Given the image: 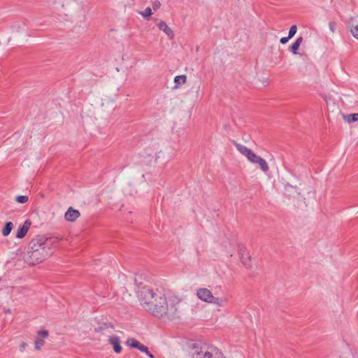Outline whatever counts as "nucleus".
Returning a JSON list of instances; mask_svg holds the SVG:
<instances>
[{
  "label": "nucleus",
  "instance_id": "11",
  "mask_svg": "<svg viewBox=\"0 0 358 358\" xmlns=\"http://www.w3.org/2000/svg\"><path fill=\"white\" fill-rule=\"evenodd\" d=\"M348 27L352 36L358 40V17H352L348 21Z\"/></svg>",
  "mask_w": 358,
  "mask_h": 358
},
{
  "label": "nucleus",
  "instance_id": "16",
  "mask_svg": "<svg viewBox=\"0 0 358 358\" xmlns=\"http://www.w3.org/2000/svg\"><path fill=\"white\" fill-rule=\"evenodd\" d=\"M187 81V76L185 75L177 76L174 78L176 86L174 88L178 87L181 84H185Z\"/></svg>",
  "mask_w": 358,
  "mask_h": 358
},
{
  "label": "nucleus",
  "instance_id": "22",
  "mask_svg": "<svg viewBox=\"0 0 358 358\" xmlns=\"http://www.w3.org/2000/svg\"><path fill=\"white\" fill-rule=\"evenodd\" d=\"M118 279H119V282L120 284L125 285V284L127 281V278L124 274L120 275L118 277ZM120 288L122 289V287H120ZM125 289H126L125 286L122 287V294H124Z\"/></svg>",
  "mask_w": 358,
  "mask_h": 358
},
{
  "label": "nucleus",
  "instance_id": "4",
  "mask_svg": "<svg viewBox=\"0 0 358 358\" xmlns=\"http://www.w3.org/2000/svg\"><path fill=\"white\" fill-rule=\"evenodd\" d=\"M50 255V253L48 251L28 250L23 257V260L27 264L33 266L42 262Z\"/></svg>",
  "mask_w": 358,
  "mask_h": 358
},
{
  "label": "nucleus",
  "instance_id": "28",
  "mask_svg": "<svg viewBox=\"0 0 358 358\" xmlns=\"http://www.w3.org/2000/svg\"><path fill=\"white\" fill-rule=\"evenodd\" d=\"M27 343L26 342H22L19 346V350L21 352H23L24 351V350L26 349V348L27 347Z\"/></svg>",
  "mask_w": 358,
  "mask_h": 358
},
{
  "label": "nucleus",
  "instance_id": "15",
  "mask_svg": "<svg viewBox=\"0 0 358 358\" xmlns=\"http://www.w3.org/2000/svg\"><path fill=\"white\" fill-rule=\"evenodd\" d=\"M303 41V38L301 36L299 37L296 41L289 47L290 51L294 54L297 53V50Z\"/></svg>",
  "mask_w": 358,
  "mask_h": 358
},
{
  "label": "nucleus",
  "instance_id": "32",
  "mask_svg": "<svg viewBox=\"0 0 358 358\" xmlns=\"http://www.w3.org/2000/svg\"><path fill=\"white\" fill-rule=\"evenodd\" d=\"M108 342H109V343L112 344V337L111 336H109Z\"/></svg>",
  "mask_w": 358,
  "mask_h": 358
},
{
  "label": "nucleus",
  "instance_id": "2",
  "mask_svg": "<svg viewBox=\"0 0 358 358\" xmlns=\"http://www.w3.org/2000/svg\"><path fill=\"white\" fill-rule=\"evenodd\" d=\"M191 356L192 358H226L217 348L201 342L194 344Z\"/></svg>",
  "mask_w": 358,
  "mask_h": 358
},
{
  "label": "nucleus",
  "instance_id": "19",
  "mask_svg": "<svg viewBox=\"0 0 358 358\" xmlns=\"http://www.w3.org/2000/svg\"><path fill=\"white\" fill-rule=\"evenodd\" d=\"M113 350L117 353H120L122 351L120 338L117 336H113Z\"/></svg>",
  "mask_w": 358,
  "mask_h": 358
},
{
  "label": "nucleus",
  "instance_id": "3",
  "mask_svg": "<svg viewBox=\"0 0 358 358\" xmlns=\"http://www.w3.org/2000/svg\"><path fill=\"white\" fill-rule=\"evenodd\" d=\"M191 356L192 358H226L217 348L201 342L194 344Z\"/></svg>",
  "mask_w": 358,
  "mask_h": 358
},
{
  "label": "nucleus",
  "instance_id": "10",
  "mask_svg": "<svg viewBox=\"0 0 358 358\" xmlns=\"http://www.w3.org/2000/svg\"><path fill=\"white\" fill-rule=\"evenodd\" d=\"M80 216V213L78 210L70 207L65 213L64 218L66 221L75 222Z\"/></svg>",
  "mask_w": 358,
  "mask_h": 358
},
{
  "label": "nucleus",
  "instance_id": "12",
  "mask_svg": "<svg viewBox=\"0 0 358 358\" xmlns=\"http://www.w3.org/2000/svg\"><path fill=\"white\" fill-rule=\"evenodd\" d=\"M157 26L161 31H164L170 39L173 38L174 33L173 30L169 27L164 21H160Z\"/></svg>",
  "mask_w": 358,
  "mask_h": 358
},
{
  "label": "nucleus",
  "instance_id": "30",
  "mask_svg": "<svg viewBox=\"0 0 358 358\" xmlns=\"http://www.w3.org/2000/svg\"><path fill=\"white\" fill-rule=\"evenodd\" d=\"M289 39H290V38H289V36H287V37H282V38H280V42L282 44H285Z\"/></svg>",
  "mask_w": 358,
  "mask_h": 358
},
{
  "label": "nucleus",
  "instance_id": "21",
  "mask_svg": "<svg viewBox=\"0 0 358 358\" xmlns=\"http://www.w3.org/2000/svg\"><path fill=\"white\" fill-rule=\"evenodd\" d=\"M344 119L349 123L355 122L358 120V113L350 114L344 116Z\"/></svg>",
  "mask_w": 358,
  "mask_h": 358
},
{
  "label": "nucleus",
  "instance_id": "25",
  "mask_svg": "<svg viewBox=\"0 0 358 358\" xmlns=\"http://www.w3.org/2000/svg\"><path fill=\"white\" fill-rule=\"evenodd\" d=\"M16 201L20 203H25L28 201V197L27 196H18L16 198Z\"/></svg>",
  "mask_w": 358,
  "mask_h": 358
},
{
  "label": "nucleus",
  "instance_id": "14",
  "mask_svg": "<svg viewBox=\"0 0 358 358\" xmlns=\"http://www.w3.org/2000/svg\"><path fill=\"white\" fill-rule=\"evenodd\" d=\"M255 164H258L259 166V168L261 170L266 173L269 171V166L266 162L265 159L259 157V158L257 159V162L255 163Z\"/></svg>",
  "mask_w": 358,
  "mask_h": 358
},
{
  "label": "nucleus",
  "instance_id": "24",
  "mask_svg": "<svg viewBox=\"0 0 358 358\" xmlns=\"http://www.w3.org/2000/svg\"><path fill=\"white\" fill-rule=\"evenodd\" d=\"M296 31H297L296 26V25H292L290 27L289 31V34H288L289 38H292L295 35V34L296 33Z\"/></svg>",
  "mask_w": 358,
  "mask_h": 358
},
{
  "label": "nucleus",
  "instance_id": "29",
  "mask_svg": "<svg viewBox=\"0 0 358 358\" xmlns=\"http://www.w3.org/2000/svg\"><path fill=\"white\" fill-rule=\"evenodd\" d=\"M161 6V3L156 0L154 3H153V5H152V8L154 9V10H157Z\"/></svg>",
  "mask_w": 358,
  "mask_h": 358
},
{
  "label": "nucleus",
  "instance_id": "1",
  "mask_svg": "<svg viewBox=\"0 0 358 358\" xmlns=\"http://www.w3.org/2000/svg\"><path fill=\"white\" fill-rule=\"evenodd\" d=\"M141 306L153 316L158 318H166L173 320L179 317L177 298L167 299L164 290L144 286L137 293Z\"/></svg>",
  "mask_w": 358,
  "mask_h": 358
},
{
  "label": "nucleus",
  "instance_id": "13",
  "mask_svg": "<svg viewBox=\"0 0 358 358\" xmlns=\"http://www.w3.org/2000/svg\"><path fill=\"white\" fill-rule=\"evenodd\" d=\"M31 226V222L29 220H26L24 222L22 227H19L17 231L16 237L17 238H22L26 236L28 232V230Z\"/></svg>",
  "mask_w": 358,
  "mask_h": 358
},
{
  "label": "nucleus",
  "instance_id": "9",
  "mask_svg": "<svg viewBox=\"0 0 358 358\" xmlns=\"http://www.w3.org/2000/svg\"><path fill=\"white\" fill-rule=\"evenodd\" d=\"M197 297L205 302L210 303L213 299V294L207 288H199L196 290Z\"/></svg>",
  "mask_w": 358,
  "mask_h": 358
},
{
  "label": "nucleus",
  "instance_id": "6",
  "mask_svg": "<svg viewBox=\"0 0 358 358\" xmlns=\"http://www.w3.org/2000/svg\"><path fill=\"white\" fill-rule=\"evenodd\" d=\"M233 143L235 145L237 150L241 155H244L250 162L252 164L257 162V159L259 158V156H258L255 152H253L250 149L248 148L246 146L241 143H236L235 141H234Z\"/></svg>",
  "mask_w": 358,
  "mask_h": 358
},
{
  "label": "nucleus",
  "instance_id": "5",
  "mask_svg": "<svg viewBox=\"0 0 358 358\" xmlns=\"http://www.w3.org/2000/svg\"><path fill=\"white\" fill-rule=\"evenodd\" d=\"M51 244L48 239L43 236H38L33 238L29 245V250L48 251L50 249Z\"/></svg>",
  "mask_w": 358,
  "mask_h": 358
},
{
  "label": "nucleus",
  "instance_id": "20",
  "mask_svg": "<svg viewBox=\"0 0 358 358\" xmlns=\"http://www.w3.org/2000/svg\"><path fill=\"white\" fill-rule=\"evenodd\" d=\"M13 227V224L12 222H7L2 230V234L4 236H8L10 234Z\"/></svg>",
  "mask_w": 358,
  "mask_h": 358
},
{
  "label": "nucleus",
  "instance_id": "23",
  "mask_svg": "<svg viewBox=\"0 0 358 358\" xmlns=\"http://www.w3.org/2000/svg\"><path fill=\"white\" fill-rule=\"evenodd\" d=\"M144 18L149 19L152 15V10L150 7L146 8L143 11L139 13Z\"/></svg>",
  "mask_w": 358,
  "mask_h": 358
},
{
  "label": "nucleus",
  "instance_id": "27",
  "mask_svg": "<svg viewBox=\"0 0 358 358\" xmlns=\"http://www.w3.org/2000/svg\"><path fill=\"white\" fill-rule=\"evenodd\" d=\"M138 350L145 352V354H148L150 352L148 348L143 344H141V346L138 348Z\"/></svg>",
  "mask_w": 358,
  "mask_h": 358
},
{
  "label": "nucleus",
  "instance_id": "31",
  "mask_svg": "<svg viewBox=\"0 0 358 358\" xmlns=\"http://www.w3.org/2000/svg\"><path fill=\"white\" fill-rule=\"evenodd\" d=\"M150 358H155V357L150 352L146 354Z\"/></svg>",
  "mask_w": 358,
  "mask_h": 358
},
{
  "label": "nucleus",
  "instance_id": "7",
  "mask_svg": "<svg viewBox=\"0 0 358 358\" xmlns=\"http://www.w3.org/2000/svg\"><path fill=\"white\" fill-rule=\"evenodd\" d=\"M49 336V331L46 329H40L37 331L34 338V348L36 350H41L44 345L45 340Z\"/></svg>",
  "mask_w": 358,
  "mask_h": 358
},
{
  "label": "nucleus",
  "instance_id": "26",
  "mask_svg": "<svg viewBox=\"0 0 358 358\" xmlns=\"http://www.w3.org/2000/svg\"><path fill=\"white\" fill-rule=\"evenodd\" d=\"M329 29L331 31V32L334 33L336 31V23L333 21L330 22L329 23Z\"/></svg>",
  "mask_w": 358,
  "mask_h": 358
},
{
  "label": "nucleus",
  "instance_id": "17",
  "mask_svg": "<svg viewBox=\"0 0 358 358\" xmlns=\"http://www.w3.org/2000/svg\"><path fill=\"white\" fill-rule=\"evenodd\" d=\"M227 302V299L223 297H214L213 296L212 301L210 302V303L215 304L220 307L224 306V303Z\"/></svg>",
  "mask_w": 358,
  "mask_h": 358
},
{
  "label": "nucleus",
  "instance_id": "8",
  "mask_svg": "<svg viewBox=\"0 0 358 358\" xmlns=\"http://www.w3.org/2000/svg\"><path fill=\"white\" fill-rule=\"evenodd\" d=\"M238 251L243 265L247 268H250L251 266V257L247 252L246 248L244 246L239 245Z\"/></svg>",
  "mask_w": 358,
  "mask_h": 358
},
{
  "label": "nucleus",
  "instance_id": "18",
  "mask_svg": "<svg viewBox=\"0 0 358 358\" xmlns=\"http://www.w3.org/2000/svg\"><path fill=\"white\" fill-rule=\"evenodd\" d=\"M127 345H129L131 348H136L138 350V348L141 346V343L138 341L136 339L134 338H129L127 341Z\"/></svg>",
  "mask_w": 358,
  "mask_h": 358
}]
</instances>
